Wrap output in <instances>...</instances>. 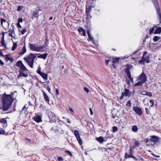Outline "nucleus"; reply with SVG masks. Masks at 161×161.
I'll return each mask as SVG.
<instances>
[{
    "instance_id": "obj_57",
    "label": "nucleus",
    "mask_w": 161,
    "mask_h": 161,
    "mask_svg": "<svg viewBox=\"0 0 161 161\" xmlns=\"http://www.w3.org/2000/svg\"><path fill=\"white\" fill-rule=\"evenodd\" d=\"M56 93L57 95H58L59 94L58 90V89H56Z\"/></svg>"
},
{
    "instance_id": "obj_30",
    "label": "nucleus",
    "mask_w": 161,
    "mask_h": 161,
    "mask_svg": "<svg viewBox=\"0 0 161 161\" xmlns=\"http://www.w3.org/2000/svg\"><path fill=\"white\" fill-rule=\"evenodd\" d=\"M74 134L76 136V138L80 136L78 131L77 130H75L74 131Z\"/></svg>"
},
{
    "instance_id": "obj_39",
    "label": "nucleus",
    "mask_w": 161,
    "mask_h": 161,
    "mask_svg": "<svg viewBox=\"0 0 161 161\" xmlns=\"http://www.w3.org/2000/svg\"><path fill=\"white\" fill-rule=\"evenodd\" d=\"M69 110L70 111V112L71 113V114L72 115L74 114V111L73 110V109L69 107Z\"/></svg>"
},
{
    "instance_id": "obj_49",
    "label": "nucleus",
    "mask_w": 161,
    "mask_h": 161,
    "mask_svg": "<svg viewBox=\"0 0 161 161\" xmlns=\"http://www.w3.org/2000/svg\"><path fill=\"white\" fill-rule=\"evenodd\" d=\"M47 91L49 92V93H51V88H50L49 86H47Z\"/></svg>"
},
{
    "instance_id": "obj_22",
    "label": "nucleus",
    "mask_w": 161,
    "mask_h": 161,
    "mask_svg": "<svg viewBox=\"0 0 161 161\" xmlns=\"http://www.w3.org/2000/svg\"><path fill=\"white\" fill-rule=\"evenodd\" d=\"M26 49L25 47V44H24V46L22 49V52H21V55H23L26 52Z\"/></svg>"
},
{
    "instance_id": "obj_28",
    "label": "nucleus",
    "mask_w": 161,
    "mask_h": 161,
    "mask_svg": "<svg viewBox=\"0 0 161 161\" xmlns=\"http://www.w3.org/2000/svg\"><path fill=\"white\" fill-rule=\"evenodd\" d=\"M87 33L88 34L89 38L88 39V41H90L92 40V37H91V35L90 34V32L89 31H87Z\"/></svg>"
},
{
    "instance_id": "obj_37",
    "label": "nucleus",
    "mask_w": 161,
    "mask_h": 161,
    "mask_svg": "<svg viewBox=\"0 0 161 161\" xmlns=\"http://www.w3.org/2000/svg\"><path fill=\"white\" fill-rule=\"evenodd\" d=\"M131 103L130 102V100L128 101L127 102V103L126 104V106L128 107H131Z\"/></svg>"
},
{
    "instance_id": "obj_8",
    "label": "nucleus",
    "mask_w": 161,
    "mask_h": 161,
    "mask_svg": "<svg viewBox=\"0 0 161 161\" xmlns=\"http://www.w3.org/2000/svg\"><path fill=\"white\" fill-rule=\"evenodd\" d=\"M48 115L50 119L49 121L50 122H53L55 120V115L54 114L50 112L48 113Z\"/></svg>"
},
{
    "instance_id": "obj_55",
    "label": "nucleus",
    "mask_w": 161,
    "mask_h": 161,
    "mask_svg": "<svg viewBox=\"0 0 161 161\" xmlns=\"http://www.w3.org/2000/svg\"><path fill=\"white\" fill-rule=\"evenodd\" d=\"M110 61L109 60H105V63L107 65H108L109 62Z\"/></svg>"
},
{
    "instance_id": "obj_16",
    "label": "nucleus",
    "mask_w": 161,
    "mask_h": 161,
    "mask_svg": "<svg viewBox=\"0 0 161 161\" xmlns=\"http://www.w3.org/2000/svg\"><path fill=\"white\" fill-rule=\"evenodd\" d=\"M42 92L43 93V95H44V99L45 101L47 102H49V98L48 96L47 95L46 93L44 92V91L42 90Z\"/></svg>"
},
{
    "instance_id": "obj_5",
    "label": "nucleus",
    "mask_w": 161,
    "mask_h": 161,
    "mask_svg": "<svg viewBox=\"0 0 161 161\" xmlns=\"http://www.w3.org/2000/svg\"><path fill=\"white\" fill-rule=\"evenodd\" d=\"M31 50L36 51V52H43L45 51V50L43 49L44 46H41L40 47H37L36 45L34 44H29Z\"/></svg>"
},
{
    "instance_id": "obj_29",
    "label": "nucleus",
    "mask_w": 161,
    "mask_h": 161,
    "mask_svg": "<svg viewBox=\"0 0 161 161\" xmlns=\"http://www.w3.org/2000/svg\"><path fill=\"white\" fill-rule=\"evenodd\" d=\"M76 138L79 144L80 145H81L82 144V141L80 136H79V137H77Z\"/></svg>"
},
{
    "instance_id": "obj_51",
    "label": "nucleus",
    "mask_w": 161,
    "mask_h": 161,
    "mask_svg": "<svg viewBox=\"0 0 161 161\" xmlns=\"http://www.w3.org/2000/svg\"><path fill=\"white\" fill-rule=\"evenodd\" d=\"M135 144L136 145L139 146L140 144V142H138V141H136V142H135Z\"/></svg>"
},
{
    "instance_id": "obj_4",
    "label": "nucleus",
    "mask_w": 161,
    "mask_h": 161,
    "mask_svg": "<svg viewBox=\"0 0 161 161\" xmlns=\"http://www.w3.org/2000/svg\"><path fill=\"white\" fill-rule=\"evenodd\" d=\"M29 75V71L21 61V77H26Z\"/></svg>"
},
{
    "instance_id": "obj_50",
    "label": "nucleus",
    "mask_w": 161,
    "mask_h": 161,
    "mask_svg": "<svg viewBox=\"0 0 161 161\" xmlns=\"http://www.w3.org/2000/svg\"><path fill=\"white\" fill-rule=\"evenodd\" d=\"M3 46L4 47L5 49H10V47H8V48L6 46V44H5L4 45H3Z\"/></svg>"
},
{
    "instance_id": "obj_59",
    "label": "nucleus",
    "mask_w": 161,
    "mask_h": 161,
    "mask_svg": "<svg viewBox=\"0 0 161 161\" xmlns=\"http://www.w3.org/2000/svg\"><path fill=\"white\" fill-rule=\"evenodd\" d=\"M131 158H133L136 161H137L138 160V159L137 158H135V157L133 156Z\"/></svg>"
},
{
    "instance_id": "obj_41",
    "label": "nucleus",
    "mask_w": 161,
    "mask_h": 161,
    "mask_svg": "<svg viewBox=\"0 0 161 161\" xmlns=\"http://www.w3.org/2000/svg\"><path fill=\"white\" fill-rule=\"evenodd\" d=\"M150 103H151V107H153L154 104V102H153V100H150V101H149Z\"/></svg>"
},
{
    "instance_id": "obj_1",
    "label": "nucleus",
    "mask_w": 161,
    "mask_h": 161,
    "mask_svg": "<svg viewBox=\"0 0 161 161\" xmlns=\"http://www.w3.org/2000/svg\"><path fill=\"white\" fill-rule=\"evenodd\" d=\"M13 94L11 96L10 95L3 94L2 96V102L3 110H7L10 107L13 100L12 98H14L13 96Z\"/></svg>"
},
{
    "instance_id": "obj_47",
    "label": "nucleus",
    "mask_w": 161,
    "mask_h": 161,
    "mask_svg": "<svg viewBox=\"0 0 161 161\" xmlns=\"http://www.w3.org/2000/svg\"><path fill=\"white\" fill-rule=\"evenodd\" d=\"M147 92L146 91H142L140 92V94L143 95H146Z\"/></svg>"
},
{
    "instance_id": "obj_23",
    "label": "nucleus",
    "mask_w": 161,
    "mask_h": 161,
    "mask_svg": "<svg viewBox=\"0 0 161 161\" xmlns=\"http://www.w3.org/2000/svg\"><path fill=\"white\" fill-rule=\"evenodd\" d=\"M119 58H113V60L112 61L113 63V64L118 63L119 62Z\"/></svg>"
},
{
    "instance_id": "obj_62",
    "label": "nucleus",
    "mask_w": 161,
    "mask_h": 161,
    "mask_svg": "<svg viewBox=\"0 0 161 161\" xmlns=\"http://www.w3.org/2000/svg\"><path fill=\"white\" fill-rule=\"evenodd\" d=\"M0 64L2 65L4 64V63L0 59Z\"/></svg>"
},
{
    "instance_id": "obj_26",
    "label": "nucleus",
    "mask_w": 161,
    "mask_h": 161,
    "mask_svg": "<svg viewBox=\"0 0 161 161\" xmlns=\"http://www.w3.org/2000/svg\"><path fill=\"white\" fill-rule=\"evenodd\" d=\"M160 38V37L157 36H154L153 39V40L154 42H156L158 41L159 40Z\"/></svg>"
},
{
    "instance_id": "obj_24",
    "label": "nucleus",
    "mask_w": 161,
    "mask_h": 161,
    "mask_svg": "<svg viewBox=\"0 0 161 161\" xmlns=\"http://www.w3.org/2000/svg\"><path fill=\"white\" fill-rule=\"evenodd\" d=\"M161 32V27H158L154 31V34L160 33Z\"/></svg>"
},
{
    "instance_id": "obj_21",
    "label": "nucleus",
    "mask_w": 161,
    "mask_h": 161,
    "mask_svg": "<svg viewBox=\"0 0 161 161\" xmlns=\"http://www.w3.org/2000/svg\"><path fill=\"white\" fill-rule=\"evenodd\" d=\"M40 75L45 80H47V75L46 74L42 72L40 74Z\"/></svg>"
},
{
    "instance_id": "obj_42",
    "label": "nucleus",
    "mask_w": 161,
    "mask_h": 161,
    "mask_svg": "<svg viewBox=\"0 0 161 161\" xmlns=\"http://www.w3.org/2000/svg\"><path fill=\"white\" fill-rule=\"evenodd\" d=\"M146 94V95H147L149 97H151L152 96V93L150 92H147V93Z\"/></svg>"
},
{
    "instance_id": "obj_35",
    "label": "nucleus",
    "mask_w": 161,
    "mask_h": 161,
    "mask_svg": "<svg viewBox=\"0 0 161 161\" xmlns=\"http://www.w3.org/2000/svg\"><path fill=\"white\" fill-rule=\"evenodd\" d=\"M154 29H155L154 27H153V28L151 27L149 31V32H150L149 33L150 34H151L153 33V31L154 30Z\"/></svg>"
},
{
    "instance_id": "obj_45",
    "label": "nucleus",
    "mask_w": 161,
    "mask_h": 161,
    "mask_svg": "<svg viewBox=\"0 0 161 161\" xmlns=\"http://www.w3.org/2000/svg\"><path fill=\"white\" fill-rule=\"evenodd\" d=\"M20 18H19L18 20V23L17 24V26L18 27H20Z\"/></svg>"
},
{
    "instance_id": "obj_46",
    "label": "nucleus",
    "mask_w": 161,
    "mask_h": 161,
    "mask_svg": "<svg viewBox=\"0 0 161 161\" xmlns=\"http://www.w3.org/2000/svg\"><path fill=\"white\" fill-rule=\"evenodd\" d=\"M58 159L59 161H63L64 160L63 158L60 157H58Z\"/></svg>"
},
{
    "instance_id": "obj_18",
    "label": "nucleus",
    "mask_w": 161,
    "mask_h": 161,
    "mask_svg": "<svg viewBox=\"0 0 161 161\" xmlns=\"http://www.w3.org/2000/svg\"><path fill=\"white\" fill-rule=\"evenodd\" d=\"M126 66L127 68L125 70V72L126 73H130V69H131L132 66L130 64H128L126 65Z\"/></svg>"
},
{
    "instance_id": "obj_36",
    "label": "nucleus",
    "mask_w": 161,
    "mask_h": 161,
    "mask_svg": "<svg viewBox=\"0 0 161 161\" xmlns=\"http://www.w3.org/2000/svg\"><path fill=\"white\" fill-rule=\"evenodd\" d=\"M91 16L90 15V14H89V13H87V15L86 18L87 19H91Z\"/></svg>"
},
{
    "instance_id": "obj_25",
    "label": "nucleus",
    "mask_w": 161,
    "mask_h": 161,
    "mask_svg": "<svg viewBox=\"0 0 161 161\" xmlns=\"http://www.w3.org/2000/svg\"><path fill=\"white\" fill-rule=\"evenodd\" d=\"M96 140L101 143H102L103 142V139L101 136L98 138H96Z\"/></svg>"
},
{
    "instance_id": "obj_20",
    "label": "nucleus",
    "mask_w": 161,
    "mask_h": 161,
    "mask_svg": "<svg viewBox=\"0 0 161 161\" xmlns=\"http://www.w3.org/2000/svg\"><path fill=\"white\" fill-rule=\"evenodd\" d=\"M131 129L132 131L134 132H137L138 130L137 127L136 125L132 126L131 127Z\"/></svg>"
},
{
    "instance_id": "obj_38",
    "label": "nucleus",
    "mask_w": 161,
    "mask_h": 161,
    "mask_svg": "<svg viewBox=\"0 0 161 161\" xmlns=\"http://www.w3.org/2000/svg\"><path fill=\"white\" fill-rule=\"evenodd\" d=\"M10 55H7L6 56V59L7 60H11L12 59L10 57Z\"/></svg>"
},
{
    "instance_id": "obj_6",
    "label": "nucleus",
    "mask_w": 161,
    "mask_h": 161,
    "mask_svg": "<svg viewBox=\"0 0 161 161\" xmlns=\"http://www.w3.org/2000/svg\"><path fill=\"white\" fill-rule=\"evenodd\" d=\"M147 52H144L143 54V57L142 59L139 61V64H144V62L148 63L149 62V57L148 55L146 56L147 54Z\"/></svg>"
},
{
    "instance_id": "obj_58",
    "label": "nucleus",
    "mask_w": 161,
    "mask_h": 161,
    "mask_svg": "<svg viewBox=\"0 0 161 161\" xmlns=\"http://www.w3.org/2000/svg\"><path fill=\"white\" fill-rule=\"evenodd\" d=\"M89 110H90V114L92 115L93 114V112L92 111V109H91V108H89Z\"/></svg>"
},
{
    "instance_id": "obj_63",
    "label": "nucleus",
    "mask_w": 161,
    "mask_h": 161,
    "mask_svg": "<svg viewBox=\"0 0 161 161\" xmlns=\"http://www.w3.org/2000/svg\"><path fill=\"white\" fill-rule=\"evenodd\" d=\"M145 141L146 142V143H147L148 142V139L147 138L145 139Z\"/></svg>"
},
{
    "instance_id": "obj_27",
    "label": "nucleus",
    "mask_w": 161,
    "mask_h": 161,
    "mask_svg": "<svg viewBox=\"0 0 161 161\" xmlns=\"http://www.w3.org/2000/svg\"><path fill=\"white\" fill-rule=\"evenodd\" d=\"M28 107V106L27 105H25L22 109V112L24 111V113L25 114V111H26V109Z\"/></svg>"
},
{
    "instance_id": "obj_13",
    "label": "nucleus",
    "mask_w": 161,
    "mask_h": 161,
    "mask_svg": "<svg viewBox=\"0 0 161 161\" xmlns=\"http://www.w3.org/2000/svg\"><path fill=\"white\" fill-rule=\"evenodd\" d=\"M133 150L131 149V147H130V153L129 154H127V153H126L125 156V158H131L133 156Z\"/></svg>"
},
{
    "instance_id": "obj_56",
    "label": "nucleus",
    "mask_w": 161,
    "mask_h": 161,
    "mask_svg": "<svg viewBox=\"0 0 161 161\" xmlns=\"http://www.w3.org/2000/svg\"><path fill=\"white\" fill-rule=\"evenodd\" d=\"M65 152L68 153L69 154H70V155H72V154L70 151H68V150H66Z\"/></svg>"
},
{
    "instance_id": "obj_17",
    "label": "nucleus",
    "mask_w": 161,
    "mask_h": 161,
    "mask_svg": "<svg viewBox=\"0 0 161 161\" xmlns=\"http://www.w3.org/2000/svg\"><path fill=\"white\" fill-rule=\"evenodd\" d=\"M34 120L37 122H39L42 121L41 117L40 116H37L34 118Z\"/></svg>"
},
{
    "instance_id": "obj_61",
    "label": "nucleus",
    "mask_w": 161,
    "mask_h": 161,
    "mask_svg": "<svg viewBox=\"0 0 161 161\" xmlns=\"http://www.w3.org/2000/svg\"><path fill=\"white\" fill-rule=\"evenodd\" d=\"M90 9V8H89L88 9H86V13H89V12Z\"/></svg>"
},
{
    "instance_id": "obj_43",
    "label": "nucleus",
    "mask_w": 161,
    "mask_h": 161,
    "mask_svg": "<svg viewBox=\"0 0 161 161\" xmlns=\"http://www.w3.org/2000/svg\"><path fill=\"white\" fill-rule=\"evenodd\" d=\"M16 65L18 67H20V60L18 61L16 64Z\"/></svg>"
},
{
    "instance_id": "obj_9",
    "label": "nucleus",
    "mask_w": 161,
    "mask_h": 161,
    "mask_svg": "<svg viewBox=\"0 0 161 161\" xmlns=\"http://www.w3.org/2000/svg\"><path fill=\"white\" fill-rule=\"evenodd\" d=\"M0 125L3 128H5L7 126V121L5 119H2L0 120Z\"/></svg>"
},
{
    "instance_id": "obj_33",
    "label": "nucleus",
    "mask_w": 161,
    "mask_h": 161,
    "mask_svg": "<svg viewBox=\"0 0 161 161\" xmlns=\"http://www.w3.org/2000/svg\"><path fill=\"white\" fill-rule=\"evenodd\" d=\"M17 47V45L15 43H14V44L13 45V46L12 48V51H14L15 49Z\"/></svg>"
},
{
    "instance_id": "obj_2",
    "label": "nucleus",
    "mask_w": 161,
    "mask_h": 161,
    "mask_svg": "<svg viewBox=\"0 0 161 161\" xmlns=\"http://www.w3.org/2000/svg\"><path fill=\"white\" fill-rule=\"evenodd\" d=\"M38 54L31 53L27 57H25L24 59L28 63L30 67L33 68L34 60Z\"/></svg>"
},
{
    "instance_id": "obj_34",
    "label": "nucleus",
    "mask_w": 161,
    "mask_h": 161,
    "mask_svg": "<svg viewBox=\"0 0 161 161\" xmlns=\"http://www.w3.org/2000/svg\"><path fill=\"white\" fill-rule=\"evenodd\" d=\"M5 133V132L4 130H3V129L1 128L0 129V134H4Z\"/></svg>"
},
{
    "instance_id": "obj_53",
    "label": "nucleus",
    "mask_w": 161,
    "mask_h": 161,
    "mask_svg": "<svg viewBox=\"0 0 161 161\" xmlns=\"http://www.w3.org/2000/svg\"><path fill=\"white\" fill-rule=\"evenodd\" d=\"M152 155L154 156L155 157H157V158H159L160 157V156L159 155H155L153 153H151Z\"/></svg>"
},
{
    "instance_id": "obj_64",
    "label": "nucleus",
    "mask_w": 161,
    "mask_h": 161,
    "mask_svg": "<svg viewBox=\"0 0 161 161\" xmlns=\"http://www.w3.org/2000/svg\"><path fill=\"white\" fill-rule=\"evenodd\" d=\"M0 55L2 56H3V55L2 54L1 50L0 49Z\"/></svg>"
},
{
    "instance_id": "obj_48",
    "label": "nucleus",
    "mask_w": 161,
    "mask_h": 161,
    "mask_svg": "<svg viewBox=\"0 0 161 161\" xmlns=\"http://www.w3.org/2000/svg\"><path fill=\"white\" fill-rule=\"evenodd\" d=\"M84 90L87 93H88L89 92V90L86 87H84Z\"/></svg>"
},
{
    "instance_id": "obj_31",
    "label": "nucleus",
    "mask_w": 161,
    "mask_h": 161,
    "mask_svg": "<svg viewBox=\"0 0 161 161\" xmlns=\"http://www.w3.org/2000/svg\"><path fill=\"white\" fill-rule=\"evenodd\" d=\"M4 34H3V37H2V40L1 42V46H3V45H4V44H5V43L4 40Z\"/></svg>"
},
{
    "instance_id": "obj_3",
    "label": "nucleus",
    "mask_w": 161,
    "mask_h": 161,
    "mask_svg": "<svg viewBox=\"0 0 161 161\" xmlns=\"http://www.w3.org/2000/svg\"><path fill=\"white\" fill-rule=\"evenodd\" d=\"M147 80L146 76L144 73L142 72L137 77V80H138V81L134 84V86H142L147 81Z\"/></svg>"
},
{
    "instance_id": "obj_7",
    "label": "nucleus",
    "mask_w": 161,
    "mask_h": 161,
    "mask_svg": "<svg viewBox=\"0 0 161 161\" xmlns=\"http://www.w3.org/2000/svg\"><path fill=\"white\" fill-rule=\"evenodd\" d=\"M130 95L129 93V90L128 89L125 88L124 92H123L121 93V95L119 97L120 100H122L123 99L124 97H127L129 96Z\"/></svg>"
},
{
    "instance_id": "obj_52",
    "label": "nucleus",
    "mask_w": 161,
    "mask_h": 161,
    "mask_svg": "<svg viewBox=\"0 0 161 161\" xmlns=\"http://www.w3.org/2000/svg\"><path fill=\"white\" fill-rule=\"evenodd\" d=\"M37 73H38L40 75V74H41L42 72H41L40 70L39 69H38L37 70Z\"/></svg>"
},
{
    "instance_id": "obj_14",
    "label": "nucleus",
    "mask_w": 161,
    "mask_h": 161,
    "mask_svg": "<svg viewBox=\"0 0 161 161\" xmlns=\"http://www.w3.org/2000/svg\"><path fill=\"white\" fill-rule=\"evenodd\" d=\"M78 31L79 33L81 35L83 36H86V31L81 27H80L78 29Z\"/></svg>"
},
{
    "instance_id": "obj_32",
    "label": "nucleus",
    "mask_w": 161,
    "mask_h": 161,
    "mask_svg": "<svg viewBox=\"0 0 161 161\" xmlns=\"http://www.w3.org/2000/svg\"><path fill=\"white\" fill-rule=\"evenodd\" d=\"M118 130L117 127L116 126H113L112 127L113 132L114 133L116 132Z\"/></svg>"
},
{
    "instance_id": "obj_15",
    "label": "nucleus",
    "mask_w": 161,
    "mask_h": 161,
    "mask_svg": "<svg viewBox=\"0 0 161 161\" xmlns=\"http://www.w3.org/2000/svg\"><path fill=\"white\" fill-rule=\"evenodd\" d=\"M127 74V75L128 78L129 79V80L128 81V85H129V84H130V81H131L132 82H133V78L131 77V75H130V73H126Z\"/></svg>"
},
{
    "instance_id": "obj_54",
    "label": "nucleus",
    "mask_w": 161,
    "mask_h": 161,
    "mask_svg": "<svg viewBox=\"0 0 161 161\" xmlns=\"http://www.w3.org/2000/svg\"><path fill=\"white\" fill-rule=\"evenodd\" d=\"M26 31V30L25 29H24L21 31V34H24Z\"/></svg>"
},
{
    "instance_id": "obj_12",
    "label": "nucleus",
    "mask_w": 161,
    "mask_h": 161,
    "mask_svg": "<svg viewBox=\"0 0 161 161\" xmlns=\"http://www.w3.org/2000/svg\"><path fill=\"white\" fill-rule=\"evenodd\" d=\"M155 5L156 7L157 13L159 16V19L160 21V23H161V13L160 12V9L158 7L157 4L156 5L155 4Z\"/></svg>"
},
{
    "instance_id": "obj_44",
    "label": "nucleus",
    "mask_w": 161,
    "mask_h": 161,
    "mask_svg": "<svg viewBox=\"0 0 161 161\" xmlns=\"http://www.w3.org/2000/svg\"><path fill=\"white\" fill-rule=\"evenodd\" d=\"M145 110L146 111V114L148 115L150 114L149 111L148 109L147 108H145Z\"/></svg>"
},
{
    "instance_id": "obj_11",
    "label": "nucleus",
    "mask_w": 161,
    "mask_h": 161,
    "mask_svg": "<svg viewBox=\"0 0 161 161\" xmlns=\"http://www.w3.org/2000/svg\"><path fill=\"white\" fill-rule=\"evenodd\" d=\"M151 138L149 139V141L154 143H156L159 140V138L155 136H151Z\"/></svg>"
},
{
    "instance_id": "obj_60",
    "label": "nucleus",
    "mask_w": 161,
    "mask_h": 161,
    "mask_svg": "<svg viewBox=\"0 0 161 161\" xmlns=\"http://www.w3.org/2000/svg\"><path fill=\"white\" fill-rule=\"evenodd\" d=\"M66 122L69 123H70V120H69V119H66Z\"/></svg>"
},
{
    "instance_id": "obj_40",
    "label": "nucleus",
    "mask_w": 161,
    "mask_h": 161,
    "mask_svg": "<svg viewBox=\"0 0 161 161\" xmlns=\"http://www.w3.org/2000/svg\"><path fill=\"white\" fill-rule=\"evenodd\" d=\"M1 25H3V23L6 22V20L3 18H1Z\"/></svg>"
},
{
    "instance_id": "obj_19",
    "label": "nucleus",
    "mask_w": 161,
    "mask_h": 161,
    "mask_svg": "<svg viewBox=\"0 0 161 161\" xmlns=\"http://www.w3.org/2000/svg\"><path fill=\"white\" fill-rule=\"evenodd\" d=\"M47 54L46 53L40 55L38 58H42L44 59H45L47 57Z\"/></svg>"
},
{
    "instance_id": "obj_10",
    "label": "nucleus",
    "mask_w": 161,
    "mask_h": 161,
    "mask_svg": "<svg viewBox=\"0 0 161 161\" xmlns=\"http://www.w3.org/2000/svg\"><path fill=\"white\" fill-rule=\"evenodd\" d=\"M133 110L135 111L136 114L140 115L142 114V110L141 109L137 106L133 107Z\"/></svg>"
}]
</instances>
